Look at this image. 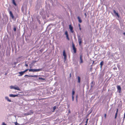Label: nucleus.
Segmentation results:
<instances>
[{
	"mask_svg": "<svg viewBox=\"0 0 125 125\" xmlns=\"http://www.w3.org/2000/svg\"><path fill=\"white\" fill-rule=\"evenodd\" d=\"M103 63H104L103 61H101L100 63V65H101V66H102L103 65Z\"/></svg>",
	"mask_w": 125,
	"mask_h": 125,
	"instance_id": "obj_22",
	"label": "nucleus"
},
{
	"mask_svg": "<svg viewBox=\"0 0 125 125\" xmlns=\"http://www.w3.org/2000/svg\"><path fill=\"white\" fill-rule=\"evenodd\" d=\"M63 55L64 56V59L65 61L66 59V54L65 51L64 50L63 52Z\"/></svg>",
	"mask_w": 125,
	"mask_h": 125,
	"instance_id": "obj_7",
	"label": "nucleus"
},
{
	"mask_svg": "<svg viewBox=\"0 0 125 125\" xmlns=\"http://www.w3.org/2000/svg\"><path fill=\"white\" fill-rule=\"evenodd\" d=\"M125 118V112L124 113V118H123V119H124Z\"/></svg>",
	"mask_w": 125,
	"mask_h": 125,
	"instance_id": "obj_36",
	"label": "nucleus"
},
{
	"mask_svg": "<svg viewBox=\"0 0 125 125\" xmlns=\"http://www.w3.org/2000/svg\"><path fill=\"white\" fill-rule=\"evenodd\" d=\"M82 55H80V63H82L83 62V60L82 59Z\"/></svg>",
	"mask_w": 125,
	"mask_h": 125,
	"instance_id": "obj_15",
	"label": "nucleus"
},
{
	"mask_svg": "<svg viewBox=\"0 0 125 125\" xmlns=\"http://www.w3.org/2000/svg\"><path fill=\"white\" fill-rule=\"evenodd\" d=\"M30 68H31V67L30 66Z\"/></svg>",
	"mask_w": 125,
	"mask_h": 125,
	"instance_id": "obj_49",
	"label": "nucleus"
},
{
	"mask_svg": "<svg viewBox=\"0 0 125 125\" xmlns=\"http://www.w3.org/2000/svg\"><path fill=\"white\" fill-rule=\"evenodd\" d=\"M117 114H115V118L116 119L117 118Z\"/></svg>",
	"mask_w": 125,
	"mask_h": 125,
	"instance_id": "obj_28",
	"label": "nucleus"
},
{
	"mask_svg": "<svg viewBox=\"0 0 125 125\" xmlns=\"http://www.w3.org/2000/svg\"><path fill=\"white\" fill-rule=\"evenodd\" d=\"M72 47L73 50V53H75L76 52V48H75L74 45L73 43V44Z\"/></svg>",
	"mask_w": 125,
	"mask_h": 125,
	"instance_id": "obj_5",
	"label": "nucleus"
},
{
	"mask_svg": "<svg viewBox=\"0 0 125 125\" xmlns=\"http://www.w3.org/2000/svg\"><path fill=\"white\" fill-rule=\"evenodd\" d=\"M88 119H87L86 121L85 122L86 123H87L88 121Z\"/></svg>",
	"mask_w": 125,
	"mask_h": 125,
	"instance_id": "obj_31",
	"label": "nucleus"
},
{
	"mask_svg": "<svg viewBox=\"0 0 125 125\" xmlns=\"http://www.w3.org/2000/svg\"><path fill=\"white\" fill-rule=\"evenodd\" d=\"M39 76H38V75H31L30 76L31 77H38Z\"/></svg>",
	"mask_w": 125,
	"mask_h": 125,
	"instance_id": "obj_23",
	"label": "nucleus"
},
{
	"mask_svg": "<svg viewBox=\"0 0 125 125\" xmlns=\"http://www.w3.org/2000/svg\"><path fill=\"white\" fill-rule=\"evenodd\" d=\"M93 87V86H92V85H91V87Z\"/></svg>",
	"mask_w": 125,
	"mask_h": 125,
	"instance_id": "obj_48",
	"label": "nucleus"
},
{
	"mask_svg": "<svg viewBox=\"0 0 125 125\" xmlns=\"http://www.w3.org/2000/svg\"><path fill=\"white\" fill-rule=\"evenodd\" d=\"M76 100L77 101V95L76 96Z\"/></svg>",
	"mask_w": 125,
	"mask_h": 125,
	"instance_id": "obj_39",
	"label": "nucleus"
},
{
	"mask_svg": "<svg viewBox=\"0 0 125 125\" xmlns=\"http://www.w3.org/2000/svg\"><path fill=\"white\" fill-rule=\"evenodd\" d=\"M102 66H100V68L102 69Z\"/></svg>",
	"mask_w": 125,
	"mask_h": 125,
	"instance_id": "obj_44",
	"label": "nucleus"
},
{
	"mask_svg": "<svg viewBox=\"0 0 125 125\" xmlns=\"http://www.w3.org/2000/svg\"><path fill=\"white\" fill-rule=\"evenodd\" d=\"M117 88L118 90H119V93H120L121 91V88L120 86L118 85L117 86Z\"/></svg>",
	"mask_w": 125,
	"mask_h": 125,
	"instance_id": "obj_10",
	"label": "nucleus"
},
{
	"mask_svg": "<svg viewBox=\"0 0 125 125\" xmlns=\"http://www.w3.org/2000/svg\"><path fill=\"white\" fill-rule=\"evenodd\" d=\"M73 27L72 26H71V32H73Z\"/></svg>",
	"mask_w": 125,
	"mask_h": 125,
	"instance_id": "obj_24",
	"label": "nucleus"
},
{
	"mask_svg": "<svg viewBox=\"0 0 125 125\" xmlns=\"http://www.w3.org/2000/svg\"><path fill=\"white\" fill-rule=\"evenodd\" d=\"M77 19L78 20V22L80 23H81L82 22V20L80 17L78 16Z\"/></svg>",
	"mask_w": 125,
	"mask_h": 125,
	"instance_id": "obj_12",
	"label": "nucleus"
},
{
	"mask_svg": "<svg viewBox=\"0 0 125 125\" xmlns=\"http://www.w3.org/2000/svg\"><path fill=\"white\" fill-rule=\"evenodd\" d=\"M23 71L20 72L19 73L20 74V75H18L19 76H22L24 73Z\"/></svg>",
	"mask_w": 125,
	"mask_h": 125,
	"instance_id": "obj_14",
	"label": "nucleus"
},
{
	"mask_svg": "<svg viewBox=\"0 0 125 125\" xmlns=\"http://www.w3.org/2000/svg\"><path fill=\"white\" fill-rule=\"evenodd\" d=\"M36 61H32L31 63V64L32 65L36 63Z\"/></svg>",
	"mask_w": 125,
	"mask_h": 125,
	"instance_id": "obj_20",
	"label": "nucleus"
},
{
	"mask_svg": "<svg viewBox=\"0 0 125 125\" xmlns=\"http://www.w3.org/2000/svg\"><path fill=\"white\" fill-rule=\"evenodd\" d=\"M21 10H22V11L23 12V10H23V8L22 7L21 8Z\"/></svg>",
	"mask_w": 125,
	"mask_h": 125,
	"instance_id": "obj_32",
	"label": "nucleus"
},
{
	"mask_svg": "<svg viewBox=\"0 0 125 125\" xmlns=\"http://www.w3.org/2000/svg\"><path fill=\"white\" fill-rule=\"evenodd\" d=\"M45 78H42L41 76L40 77L37 78V80H40V81L42 82L43 80H45Z\"/></svg>",
	"mask_w": 125,
	"mask_h": 125,
	"instance_id": "obj_4",
	"label": "nucleus"
},
{
	"mask_svg": "<svg viewBox=\"0 0 125 125\" xmlns=\"http://www.w3.org/2000/svg\"><path fill=\"white\" fill-rule=\"evenodd\" d=\"M84 15H85V17H86L87 16V15H86V13H85L84 14Z\"/></svg>",
	"mask_w": 125,
	"mask_h": 125,
	"instance_id": "obj_34",
	"label": "nucleus"
},
{
	"mask_svg": "<svg viewBox=\"0 0 125 125\" xmlns=\"http://www.w3.org/2000/svg\"><path fill=\"white\" fill-rule=\"evenodd\" d=\"M65 34L66 35L67 39L68 40H69L70 39L68 37V32L67 31H66L65 33Z\"/></svg>",
	"mask_w": 125,
	"mask_h": 125,
	"instance_id": "obj_6",
	"label": "nucleus"
},
{
	"mask_svg": "<svg viewBox=\"0 0 125 125\" xmlns=\"http://www.w3.org/2000/svg\"><path fill=\"white\" fill-rule=\"evenodd\" d=\"M28 70H29V69H26L24 71H23V72H24V73L25 72L27 71Z\"/></svg>",
	"mask_w": 125,
	"mask_h": 125,
	"instance_id": "obj_26",
	"label": "nucleus"
},
{
	"mask_svg": "<svg viewBox=\"0 0 125 125\" xmlns=\"http://www.w3.org/2000/svg\"><path fill=\"white\" fill-rule=\"evenodd\" d=\"M12 1L13 4L15 6H16L17 5L16 4V3L15 0H11Z\"/></svg>",
	"mask_w": 125,
	"mask_h": 125,
	"instance_id": "obj_16",
	"label": "nucleus"
},
{
	"mask_svg": "<svg viewBox=\"0 0 125 125\" xmlns=\"http://www.w3.org/2000/svg\"><path fill=\"white\" fill-rule=\"evenodd\" d=\"M14 89H15L18 90L19 91H20V89L18 86H17L16 87H15Z\"/></svg>",
	"mask_w": 125,
	"mask_h": 125,
	"instance_id": "obj_18",
	"label": "nucleus"
},
{
	"mask_svg": "<svg viewBox=\"0 0 125 125\" xmlns=\"http://www.w3.org/2000/svg\"><path fill=\"white\" fill-rule=\"evenodd\" d=\"M91 83H93V82H91Z\"/></svg>",
	"mask_w": 125,
	"mask_h": 125,
	"instance_id": "obj_47",
	"label": "nucleus"
},
{
	"mask_svg": "<svg viewBox=\"0 0 125 125\" xmlns=\"http://www.w3.org/2000/svg\"><path fill=\"white\" fill-rule=\"evenodd\" d=\"M113 12L118 17H119V16L118 13L116 12L115 10H113Z\"/></svg>",
	"mask_w": 125,
	"mask_h": 125,
	"instance_id": "obj_11",
	"label": "nucleus"
},
{
	"mask_svg": "<svg viewBox=\"0 0 125 125\" xmlns=\"http://www.w3.org/2000/svg\"><path fill=\"white\" fill-rule=\"evenodd\" d=\"M70 28H71V27H70V25H69V29L70 30Z\"/></svg>",
	"mask_w": 125,
	"mask_h": 125,
	"instance_id": "obj_30",
	"label": "nucleus"
},
{
	"mask_svg": "<svg viewBox=\"0 0 125 125\" xmlns=\"http://www.w3.org/2000/svg\"><path fill=\"white\" fill-rule=\"evenodd\" d=\"M19 95V94H10L9 95V96L10 97H18Z\"/></svg>",
	"mask_w": 125,
	"mask_h": 125,
	"instance_id": "obj_3",
	"label": "nucleus"
},
{
	"mask_svg": "<svg viewBox=\"0 0 125 125\" xmlns=\"http://www.w3.org/2000/svg\"><path fill=\"white\" fill-rule=\"evenodd\" d=\"M15 125H17V124H18V123L16 122L15 123Z\"/></svg>",
	"mask_w": 125,
	"mask_h": 125,
	"instance_id": "obj_38",
	"label": "nucleus"
},
{
	"mask_svg": "<svg viewBox=\"0 0 125 125\" xmlns=\"http://www.w3.org/2000/svg\"><path fill=\"white\" fill-rule=\"evenodd\" d=\"M5 99L7 100L8 102H11V100L9 99V97L8 96H6L5 97Z\"/></svg>",
	"mask_w": 125,
	"mask_h": 125,
	"instance_id": "obj_13",
	"label": "nucleus"
},
{
	"mask_svg": "<svg viewBox=\"0 0 125 125\" xmlns=\"http://www.w3.org/2000/svg\"><path fill=\"white\" fill-rule=\"evenodd\" d=\"M78 26H79V27H81V25H80V24H78Z\"/></svg>",
	"mask_w": 125,
	"mask_h": 125,
	"instance_id": "obj_35",
	"label": "nucleus"
},
{
	"mask_svg": "<svg viewBox=\"0 0 125 125\" xmlns=\"http://www.w3.org/2000/svg\"><path fill=\"white\" fill-rule=\"evenodd\" d=\"M25 66L26 67H27L28 66V65L27 64H25Z\"/></svg>",
	"mask_w": 125,
	"mask_h": 125,
	"instance_id": "obj_37",
	"label": "nucleus"
},
{
	"mask_svg": "<svg viewBox=\"0 0 125 125\" xmlns=\"http://www.w3.org/2000/svg\"><path fill=\"white\" fill-rule=\"evenodd\" d=\"M87 123H86V124H85V125H87Z\"/></svg>",
	"mask_w": 125,
	"mask_h": 125,
	"instance_id": "obj_45",
	"label": "nucleus"
},
{
	"mask_svg": "<svg viewBox=\"0 0 125 125\" xmlns=\"http://www.w3.org/2000/svg\"><path fill=\"white\" fill-rule=\"evenodd\" d=\"M13 30L14 31H16V27L15 26H14Z\"/></svg>",
	"mask_w": 125,
	"mask_h": 125,
	"instance_id": "obj_19",
	"label": "nucleus"
},
{
	"mask_svg": "<svg viewBox=\"0 0 125 125\" xmlns=\"http://www.w3.org/2000/svg\"><path fill=\"white\" fill-rule=\"evenodd\" d=\"M56 108V106H54L53 107V111H52V112H54V110Z\"/></svg>",
	"mask_w": 125,
	"mask_h": 125,
	"instance_id": "obj_21",
	"label": "nucleus"
},
{
	"mask_svg": "<svg viewBox=\"0 0 125 125\" xmlns=\"http://www.w3.org/2000/svg\"><path fill=\"white\" fill-rule=\"evenodd\" d=\"M9 13L10 14V15L12 18V19H13L14 18V16L12 12L11 11H10Z\"/></svg>",
	"mask_w": 125,
	"mask_h": 125,
	"instance_id": "obj_9",
	"label": "nucleus"
},
{
	"mask_svg": "<svg viewBox=\"0 0 125 125\" xmlns=\"http://www.w3.org/2000/svg\"><path fill=\"white\" fill-rule=\"evenodd\" d=\"M74 89H73V90L72 92V100L73 101V95L74 94L75 92V89H74Z\"/></svg>",
	"mask_w": 125,
	"mask_h": 125,
	"instance_id": "obj_8",
	"label": "nucleus"
},
{
	"mask_svg": "<svg viewBox=\"0 0 125 125\" xmlns=\"http://www.w3.org/2000/svg\"><path fill=\"white\" fill-rule=\"evenodd\" d=\"M69 76H70V73L69 74Z\"/></svg>",
	"mask_w": 125,
	"mask_h": 125,
	"instance_id": "obj_46",
	"label": "nucleus"
},
{
	"mask_svg": "<svg viewBox=\"0 0 125 125\" xmlns=\"http://www.w3.org/2000/svg\"><path fill=\"white\" fill-rule=\"evenodd\" d=\"M124 35L125 36V32H124L123 33Z\"/></svg>",
	"mask_w": 125,
	"mask_h": 125,
	"instance_id": "obj_42",
	"label": "nucleus"
},
{
	"mask_svg": "<svg viewBox=\"0 0 125 125\" xmlns=\"http://www.w3.org/2000/svg\"><path fill=\"white\" fill-rule=\"evenodd\" d=\"M118 109H117L115 114H117V113H118Z\"/></svg>",
	"mask_w": 125,
	"mask_h": 125,
	"instance_id": "obj_27",
	"label": "nucleus"
},
{
	"mask_svg": "<svg viewBox=\"0 0 125 125\" xmlns=\"http://www.w3.org/2000/svg\"><path fill=\"white\" fill-rule=\"evenodd\" d=\"M7 74V73H6L5 74V75H6Z\"/></svg>",
	"mask_w": 125,
	"mask_h": 125,
	"instance_id": "obj_43",
	"label": "nucleus"
},
{
	"mask_svg": "<svg viewBox=\"0 0 125 125\" xmlns=\"http://www.w3.org/2000/svg\"><path fill=\"white\" fill-rule=\"evenodd\" d=\"M79 30H81V27H79Z\"/></svg>",
	"mask_w": 125,
	"mask_h": 125,
	"instance_id": "obj_40",
	"label": "nucleus"
},
{
	"mask_svg": "<svg viewBox=\"0 0 125 125\" xmlns=\"http://www.w3.org/2000/svg\"><path fill=\"white\" fill-rule=\"evenodd\" d=\"M106 114H105L104 115V116L105 118H106Z\"/></svg>",
	"mask_w": 125,
	"mask_h": 125,
	"instance_id": "obj_33",
	"label": "nucleus"
},
{
	"mask_svg": "<svg viewBox=\"0 0 125 125\" xmlns=\"http://www.w3.org/2000/svg\"><path fill=\"white\" fill-rule=\"evenodd\" d=\"M10 88L11 89H14L15 88V87H14L13 86H10Z\"/></svg>",
	"mask_w": 125,
	"mask_h": 125,
	"instance_id": "obj_25",
	"label": "nucleus"
},
{
	"mask_svg": "<svg viewBox=\"0 0 125 125\" xmlns=\"http://www.w3.org/2000/svg\"><path fill=\"white\" fill-rule=\"evenodd\" d=\"M78 40L79 45L80 46L82 42V38L79 36L78 37Z\"/></svg>",
	"mask_w": 125,
	"mask_h": 125,
	"instance_id": "obj_2",
	"label": "nucleus"
},
{
	"mask_svg": "<svg viewBox=\"0 0 125 125\" xmlns=\"http://www.w3.org/2000/svg\"><path fill=\"white\" fill-rule=\"evenodd\" d=\"M70 113V110H69V113Z\"/></svg>",
	"mask_w": 125,
	"mask_h": 125,
	"instance_id": "obj_41",
	"label": "nucleus"
},
{
	"mask_svg": "<svg viewBox=\"0 0 125 125\" xmlns=\"http://www.w3.org/2000/svg\"><path fill=\"white\" fill-rule=\"evenodd\" d=\"M77 78L78 80V83H80V78L79 76H78L77 77Z\"/></svg>",
	"mask_w": 125,
	"mask_h": 125,
	"instance_id": "obj_17",
	"label": "nucleus"
},
{
	"mask_svg": "<svg viewBox=\"0 0 125 125\" xmlns=\"http://www.w3.org/2000/svg\"><path fill=\"white\" fill-rule=\"evenodd\" d=\"M42 68L39 69H29V71L30 72H38L40 71H42Z\"/></svg>",
	"mask_w": 125,
	"mask_h": 125,
	"instance_id": "obj_1",
	"label": "nucleus"
},
{
	"mask_svg": "<svg viewBox=\"0 0 125 125\" xmlns=\"http://www.w3.org/2000/svg\"><path fill=\"white\" fill-rule=\"evenodd\" d=\"M30 76V75H25L24 77H25L26 76H28L29 77H31V76Z\"/></svg>",
	"mask_w": 125,
	"mask_h": 125,
	"instance_id": "obj_29",
	"label": "nucleus"
}]
</instances>
